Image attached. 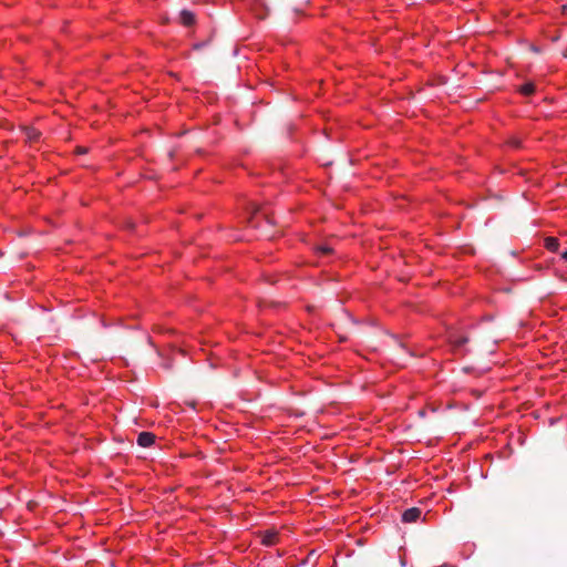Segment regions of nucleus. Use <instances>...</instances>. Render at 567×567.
<instances>
[{
	"mask_svg": "<svg viewBox=\"0 0 567 567\" xmlns=\"http://www.w3.org/2000/svg\"><path fill=\"white\" fill-rule=\"evenodd\" d=\"M179 22L184 27H187V28L193 27L196 23V16L193 11L183 9L179 12Z\"/></svg>",
	"mask_w": 567,
	"mask_h": 567,
	"instance_id": "f257e3e1",
	"label": "nucleus"
},
{
	"mask_svg": "<svg viewBox=\"0 0 567 567\" xmlns=\"http://www.w3.org/2000/svg\"><path fill=\"white\" fill-rule=\"evenodd\" d=\"M422 511L419 507H411L403 512L402 520L404 523H415L421 517Z\"/></svg>",
	"mask_w": 567,
	"mask_h": 567,
	"instance_id": "f03ea898",
	"label": "nucleus"
},
{
	"mask_svg": "<svg viewBox=\"0 0 567 567\" xmlns=\"http://www.w3.org/2000/svg\"><path fill=\"white\" fill-rule=\"evenodd\" d=\"M155 434L152 432H141L137 436V444L142 447H150L155 443Z\"/></svg>",
	"mask_w": 567,
	"mask_h": 567,
	"instance_id": "7ed1b4c3",
	"label": "nucleus"
},
{
	"mask_svg": "<svg viewBox=\"0 0 567 567\" xmlns=\"http://www.w3.org/2000/svg\"><path fill=\"white\" fill-rule=\"evenodd\" d=\"M22 131L25 135L27 142L30 144L38 143L42 135L39 130H37L35 127H32V126H24L22 128Z\"/></svg>",
	"mask_w": 567,
	"mask_h": 567,
	"instance_id": "20e7f679",
	"label": "nucleus"
},
{
	"mask_svg": "<svg viewBox=\"0 0 567 567\" xmlns=\"http://www.w3.org/2000/svg\"><path fill=\"white\" fill-rule=\"evenodd\" d=\"M278 542V533L275 530H265L261 544L265 546H274Z\"/></svg>",
	"mask_w": 567,
	"mask_h": 567,
	"instance_id": "39448f33",
	"label": "nucleus"
},
{
	"mask_svg": "<svg viewBox=\"0 0 567 567\" xmlns=\"http://www.w3.org/2000/svg\"><path fill=\"white\" fill-rule=\"evenodd\" d=\"M559 240L555 237H547L545 239V247L551 252H557L559 249Z\"/></svg>",
	"mask_w": 567,
	"mask_h": 567,
	"instance_id": "423d86ee",
	"label": "nucleus"
},
{
	"mask_svg": "<svg viewBox=\"0 0 567 567\" xmlns=\"http://www.w3.org/2000/svg\"><path fill=\"white\" fill-rule=\"evenodd\" d=\"M519 92L525 96H530L535 92V84L533 82L524 83L519 87Z\"/></svg>",
	"mask_w": 567,
	"mask_h": 567,
	"instance_id": "0eeeda50",
	"label": "nucleus"
},
{
	"mask_svg": "<svg viewBox=\"0 0 567 567\" xmlns=\"http://www.w3.org/2000/svg\"><path fill=\"white\" fill-rule=\"evenodd\" d=\"M506 144L514 150H519L522 147V141L516 136L509 137Z\"/></svg>",
	"mask_w": 567,
	"mask_h": 567,
	"instance_id": "6e6552de",
	"label": "nucleus"
},
{
	"mask_svg": "<svg viewBox=\"0 0 567 567\" xmlns=\"http://www.w3.org/2000/svg\"><path fill=\"white\" fill-rule=\"evenodd\" d=\"M318 250L322 254V255H330L332 252V249L329 247V246H320L318 248Z\"/></svg>",
	"mask_w": 567,
	"mask_h": 567,
	"instance_id": "1a4fd4ad",
	"label": "nucleus"
},
{
	"mask_svg": "<svg viewBox=\"0 0 567 567\" xmlns=\"http://www.w3.org/2000/svg\"><path fill=\"white\" fill-rule=\"evenodd\" d=\"M453 342L455 346L462 347L464 343L467 342V338H458V339L453 340Z\"/></svg>",
	"mask_w": 567,
	"mask_h": 567,
	"instance_id": "9d476101",
	"label": "nucleus"
},
{
	"mask_svg": "<svg viewBox=\"0 0 567 567\" xmlns=\"http://www.w3.org/2000/svg\"><path fill=\"white\" fill-rule=\"evenodd\" d=\"M561 13L567 17V4L561 7Z\"/></svg>",
	"mask_w": 567,
	"mask_h": 567,
	"instance_id": "9b49d317",
	"label": "nucleus"
},
{
	"mask_svg": "<svg viewBox=\"0 0 567 567\" xmlns=\"http://www.w3.org/2000/svg\"><path fill=\"white\" fill-rule=\"evenodd\" d=\"M78 153L79 154H84V153H86V150L83 148V147H78Z\"/></svg>",
	"mask_w": 567,
	"mask_h": 567,
	"instance_id": "f8f14e48",
	"label": "nucleus"
},
{
	"mask_svg": "<svg viewBox=\"0 0 567 567\" xmlns=\"http://www.w3.org/2000/svg\"><path fill=\"white\" fill-rule=\"evenodd\" d=\"M561 258L567 261V250L561 254Z\"/></svg>",
	"mask_w": 567,
	"mask_h": 567,
	"instance_id": "ddd939ff",
	"label": "nucleus"
}]
</instances>
